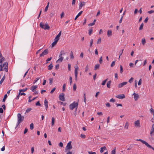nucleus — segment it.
I'll use <instances>...</instances> for the list:
<instances>
[{"mask_svg":"<svg viewBox=\"0 0 154 154\" xmlns=\"http://www.w3.org/2000/svg\"><path fill=\"white\" fill-rule=\"evenodd\" d=\"M64 54L65 53L63 51H62L60 52V54L59 56V58L57 61L56 63L58 62H61L62 61L63 59V57L62 56L63 55H64Z\"/></svg>","mask_w":154,"mask_h":154,"instance_id":"5","label":"nucleus"},{"mask_svg":"<svg viewBox=\"0 0 154 154\" xmlns=\"http://www.w3.org/2000/svg\"><path fill=\"white\" fill-rule=\"evenodd\" d=\"M116 148L115 147L114 149L112 151V154H115Z\"/></svg>","mask_w":154,"mask_h":154,"instance_id":"43","label":"nucleus"},{"mask_svg":"<svg viewBox=\"0 0 154 154\" xmlns=\"http://www.w3.org/2000/svg\"><path fill=\"white\" fill-rule=\"evenodd\" d=\"M44 105L46 109L47 110L48 107V102L46 99L44 101Z\"/></svg>","mask_w":154,"mask_h":154,"instance_id":"18","label":"nucleus"},{"mask_svg":"<svg viewBox=\"0 0 154 154\" xmlns=\"http://www.w3.org/2000/svg\"><path fill=\"white\" fill-rule=\"evenodd\" d=\"M133 147V145H130V146L129 147V148H128L127 149L128 150H130Z\"/></svg>","mask_w":154,"mask_h":154,"instance_id":"59","label":"nucleus"},{"mask_svg":"<svg viewBox=\"0 0 154 154\" xmlns=\"http://www.w3.org/2000/svg\"><path fill=\"white\" fill-rule=\"evenodd\" d=\"M111 82L112 81H109L107 82V88H110V85Z\"/></svg>","mask_w":154,"mask_h":154,"instance_id":"21","label":"nucleus"},{"mask_svg":"<svg viewBox=\"0 0 154 154\" xmlns=\"http://www.w3.org/2000/svg\"><path fill=\"white\" fill-rule=\"evenodd\" d=\"M17 127L18 126L21 122H23L24 120V116H22L20 113H18L17 115Z\"/></svg>","mask_w":154,"mask_h":154,"instance_id":"1","label":"nucleus"},{"mask_svg":"<svg viewBox=\"0 0 154 154\" xmlns=\"http://www.w3.org/2000/svg\"><path fill=\"white\" fill-rule=\"evenodd\" d=\"M8 63L7 62H5L2 65V67H4V70L5 71L7 72H8Z\"/></svg>","mask_w":154,"mask_h":154,"instance_id":"7","label":"nucleus"},{"mask_svg":"<svg viewBox=\"0 0 154 154\" xmlns=\"http://www.w3.org/2000/svg\"><path fill=\"white\" fill-rule=\"evenodd\" d=\"M83 100H84V102H85V103H86V96H85V93H84V96H83Z\"/></svg>","mask_w":154,"mask_h":154,"instance_id":"45","label":"nucleus"},{"mask_svg":"<svg viewBox=\"0 0 154 154\" xmlns=\"http://www.w3.org/2000/svg\"><path fill=\"white\" fill-rule=\"evenodd\" d=\"M5 75H4L2 78L1 79L0 81V84L1 85L2 84V83L3 82L4 80L5 79Z\"/></svg>","mask_w":154,"mask_h":154,"instance_id":"28","label":"nucleus"},{"mask_svg":"<svg viewBox=\"0 0 154 154\" xmlns=\"http://www.w3.org/2000/svg\"><path fill=\"white\" fill-rule=\"evenodd\" d=\"M123 51H124V49H123L119 52V54L120 56H121L122 55V54L123 52Z\"/></svg>","mask_w":154,"mask_h":154,"instance_id":"62","label":"nucleus"},{"mask_svg":"<svg viewBox=\"0 0 154 154\" xmlns=\"http://www.w3.org/2000/svg\"><path fill=\"white\" fill-rule=\"evenodd\" d=\"M88 31H89V32H88L89 35H90L93 32V29H92V28H91L89 29L88 30Z\"/></svg>","mask_w":154,"mask_h":154,"instance_id":"29","label":"nucleus"},{"mask_svg":"<svg viewBox=\"0 0 154 154\" xmlns=\"http://www.w3.org/2000/svg\"><path fill=\"white\" fill-rule=\"evenodd\" d=\"M76 89V85L75 84H74L73 86V90L74 91H75Z\"/></svg>","mask_w":154,"mask_h":154,"instance_id":"36","label":"nucleus"},{"mask_svg":"<svg viewBox=\"0 0 154 154\" xmlns=\"http://www.w3.org/2000/svg\"><path fill=\"white\" fill-rule=\"evenodd\" d=\"M19 94H20V95H26V94L24 93H23V92H22V93H21V92H20V91L19 93Z\"/></svg>","mask_w":154,"mask_h":154,"instance_id":"56","label":"nucleus"},{"mask_svg":"<svg viewBox=\"0 0 154 154\" xmlns=\"http://www.w3.org/2000/svg\"><path fill=\"white\" fill-rule=\"evenodd\" d=\"M27 90V88H24V89L20 90H19V91H20V92H25Z\"/></svg>","mask_w":154,"mask_h":154,"instance_id":"35","label":"nucleus"},{"mask_svg":"<svg viewBox=\"0 0 154 154\" xmlns=\"http://www.w3.org/2000/svg\"><path fill=\"white\" fill-rule=\"evenodd\" d=\"M128 126H129L128 123V122H126L125 126H124L125 128H126V129H128Z\"/></svg>","mask_w":154,"mask_h":154,"instance_id":"27","label":"nucleus"},{"mask_svg":"<svg viewBox=\"0 0 154 154\" xmlns=\"http://www.w3.org/2000/svg\"><path fill=\"white\" fill-rule=\"evenodd\" d=\"M68 69L69 71H70L71 70L70 68H71V65L70 64H68Z\"/></svg>","mask_w":154,"mask_h":154,"instance_id":"60","label":"nucleus"},{"mask_svg":"<svg viewBox=\"0 0 154 154\" xmlns=\"http://www.w3.org/2000/svg\"><path fill=\"white\" fill-rule=\"evenodd\" d=\"M59 146L61 147H62L63 146V143L61 142H60L59 143Z\"/></svg>","mask_w":154,"mask_h":154,"instance_id":"63","label":"nucleus"},{"mask_svg":"<svg viewBox=\"0 0 154 154\" xmlns=\"http://www.w3.org/2000/svg\"><path fill=\"white\" fill-rule=\"evenodd\" d=\"M82 12H83V11H81L76 16V17L75 18V20H76L79 17L80 15H81L82 13Z\"/></svg>","mask_w":154,"mask_h":154,"instance_id":"22","label":"nucleus"},{"mask_svg":"<svg viewBox=\"0 0 154 154\" xmlns=\"http://www.w3.org/2000/svg\"><path fill=\"white\" fill-rule=\"evenodd\" d=\"M128 82H124L119 84L118 86L119 88L123 87L124 85L127 84Z\"/></svg>","mask_w":154,"mask_h":154,"instance_id":"12","label":"nucleus"},{"mask_svg":"<svg viewBox=\"0 0 154 154\" xmlns=\"http://www.w3.org/2000/svg\"><path fill=\"white\" fill-rule=\"evenodd\" d=\"M116 101V100L115 99H113L112 98V99H111L110 100H109V101L110 102H113V103H114Z\"/></svg>","mask_w":154,"mask_h":154,"instance_id":"53","label":"nucleus"},{"mask_svg":"<svg viewBox=\"0 0 154 154\" xmlns=\"http://www.w3.org/2000/svg\"><path fill=\"white\" fill-rule=\"evenodd\" d=\"M33 128H34L33 124V123H32L30 124V129L32 130L33 129Z\"/></svg>","mask_w":154,"mask_h":154,"instance_id":"40","label":"nucleus"},{"mask_svg":"<svg viewBox=\"0 0 154 154\" xmlns=\"http://www.w3.org/2000/svg\"><path fill=\"white\" fill-rule=\"evenodd\" d=\"M134 125L135 126H137L138 127H140V124L139 120H137L134 122Z\"/></svg>","mask_w":154,"mask_h":154,"instance_id":"16","label":"nucleus"},{"mask_svg":"<svg viewBox=\"0 0 154 154\" xmlns=\"http://www.w3.org/2000/svg\"><path fill=\"white\" fill-rule=\"evenodd\" d=\"M93 39H91V40L90 42V47H91L92 46V44H93Z\"/></svg>","mask_w":154,"mask_h":154,"instance_id":"41","label":"nucleus"},{"mask_svg":"<svg viewBox=\"0 0 154 154\" xmlns=\"http://www.w3.org/2000/svg\"><path fill=\"white\" fill-rule=\"evenodd\" d=\"M80 137L82 138H85L86 136L84 134H81Z\"/></svg>","mask_w":154,"mask_h":154,"instance_id":"55","label":"nucleus"},{"mask_svg":"<svg viewBox=\"0 0 154 154\" xmlns=\"http://www.w3.org/2000/svg\"><path fill=\"white\" fill-rule=\"evenodd\" d=\"M37 85H33L31 87L30 89L32 91L34 92L35 91V89L37 88Z\"/></svg>","mask_w":154,"mask_h":154,"instance_id":"19","label":"nucleus"},{"mask_svg":"<svg viewBox=\"0 0 154 154\" xmlns=\"http://www.w3.org/2000/svg\"><path fill=\"white\" fill-rule=\"evenodd\" d=\"M39 26L40 27L45 30H49L50 29V26L47 23L44 24L42 22H41L40 23Z\"/></svg>","mask_w":154,"mask_h":154,"instance_id":"2","label":"nucleus"},{"mask_svg":"<svg viewBox=\"0 0 154 154\" xmlns=\"http://www.w3.org/2000/svg\"><path fill=\"white\" fill-rule=\"evenodd\" d=\"M134 80V78L133 77L131 78L129 80L128 82L130 83H132Z\"/></svg>","mask_w":154,"mask_h":154,"instance_id":"44","label":"nucleus"},{"mask_svg":"<svg viewBox=\"0 0 154 154\" xmlns=\"http://www.w3.org/2000/svg\"><path fill=\"white\" fill-rule=\"evenodd\" d=\"M99 62L100 64H101L103 62V57H101L99 60Z\"/></svg>","mask_w":154,"mask_h":154,"instance_id":"34","label":"nucleus"},{"mask_svg":"<svg viewBox=\"0 0 154 154\" xmlns=\"http://www.w3.org/2000/svg\"><path fill=\"white\" fill-rule=\"evenodd\" d=\"M101 43V38H99L98 39V41L97 42V44H100Z\"/></svg>","mask_w":154,"mask_h":154,"instance_id":"50","label":"nucleus"},{"mask_svg":"<svg viewBox=\"0 0 154 154\" xmlns=\"http://www.w3.org/2000/svg\"><path fill=\"white\" fill-rule=\"evenodd\" d=\"M69 82L70 85H71L72 82V78L71 76H70L69 77Z\"/></svg>","mask_w":154,"mask_h":154,"instance_id":"52","label":"nucleus"},{"mask_svg":"<svg viewBox=\"0 0 154 154\" xmlns=\"http://www.w3.org/2000/svg\"><path fill=\"white\" fill-rule=\"evenodd\" d=\"M78 66H77V67L75 68V80L76 81L77 80V75H78Z\"/></svg>","mask_w":154,"mask_h":154,"instance_id":"13","label":"nucleus"},{"mask_svg":"<svg viewBox=\"0 0 154 154\" xmlns=\"http://www.w3.org/2000/svg\"><path fill=\"white\" fill-rule=\"evenodd\" d=\"M65 88H66V84H64L63 86V88L62 91H65Z\"/></svg>","mask_w":154,"mask_h":154,"instance_id":"38","label":"nucleus"},{"mask_svg":"<svg viewBox=\"0 0 154 154\" xmlns=\"http://www.w3.org/2000/svg\"><path fill=\"white\" fill-rule=\"evenodd\" d=\"M56 89V88H54L51 91L50 93L51 94H52L54 93V91H55Z\"/></svg>","mask_w":154,"mask_h":154,"instance_id":"54","label":"nucleus"},{"mask_svg":"<svg viewBox=\"0 0 154 154\" xmlns=\"http://www.w3.org/2000/svg\"><path fill=\"white\" fill-rule=\"evenodd\" d=\"M49 84L51 85L53 82V79L52 78H50L49 79Z\"/></svg>","mask_w":154,"mask_h":154,"instance_id":"39","label":"nucleus"},{"mask_svg":"<svg viewBox=\"0 0 154 154\" xmlns=\"http://www.w3.org/2000/svg\"><path fill=\"white\" fill-rule=\"evenodd\" d=\"M106 149V148L105 146L101 148L100 150V152L102 153L103 152L104 150Z\"/></svg>","mask_w":154,"mask_h":154,"instance_id":"26","label":"nucleus"},{"mask_svg":"<svg viewBox=\"0 0 154 154\" xmlns=\"http://www.w3.org/2000/svg\"><path fill=\"white\" fill-rule=\"evenodd\" d=\"M78 106V103L74 101L69 105V107L71 110H72L76 107H77Z\"/></svg>","mask_w":154,"mask_h":154,"instance_id":"3","label":"nucleus"},{"mask_svg":"<svg viewBox=\"0 0 154 154\" xmlns=\"http://www.w3.org/2000/svg\"><path fill=\"white\" fill-rule=\"evenodd\" d=\"M55 119L54 117H53L51 119V126H53L54 124V122H55Z\"/></svg>","mask_w":154,"mask_h":154,"instance_id":"24","label":"nucleus"},{"mask_svg":"<svg viewBox=\"0 0 154 154\" xmlns=\"http://www.w3.org/2000/svg\"><path fill=\"white\" fill-rule=\"evenodd\" d=\"M152 122L154 123L152 125V129H151L150 132V134L151 136L153 135L154 134V122L152 121Z\"/></svg>","mask_w":154,"mask_h":154,"instance_id":"9","label":"nucleus"},{"mask_svg":"<svg viewBox=\"0 0 154 154\" xmlns=\"http://www.w3.org/2000/svg\"><path fill=\"white\" fill-rule=\"evenodd\" d=\"M137 141H138L142 142L143 144H145L147 147L152 149L153 150H154V148L152 147L151 145H149L145 141L141 139H137Z\"/></svg>","mask_w":154,"mask_h":154,"instance_id":"4","label":"nucleus"},{"mask_svg":"<svg viewBox=\"0 0 154 154\" xmlns=\"http://www.w3.org/2000/svg\"><path fill=\"white\" fill-rule=\"evenodd\" d=\"M53 65L51 63L50 65H49L48 66V69L49 70H51L53 68Z\"/></svg>","mask_w":154,"mask_h":154,"instance_id":"30","label":"nucleus"},{"mask_svg":"<svg viewBox=\"0 0 154 154\" xmlns=\"http://www.w3.org/2000/svg\"><path fill=\"white\" fill-rule=\"evenodd\" d=\"M64 94L63 93H62L60 94L59 97V100L62 101H65V99L64 97Z\"/></svg>","mask_w":154,"mask_h":154,"instance_id":"6","label":"nucleus"},{"mask_svg":"<svg viewBox=\"0 0 154 154\" xmlns=\"http://www.w3.org/2000/svg\"><path fill=\"white\" fill-rule=\"evenodd\" d=\"M61 33V31L58 35L56 36V37L54 39V41L57 42L59 39V38L60 36Z\"/></svg>","mask_w":154,"mask_h":154,"instance_id":"11","label":"nucleus"},{"mask_svg":"<svg viewBox=\"0 0 154 154\" xmlns=\"http://www.w3.org/2000/svg\"><path fill=\"white\" fill-rule=\"evenodd\" d=\"M115 61H113L111 65V67H113L115 65Z\"/></svg>","mask_w":154,"mask_h":154,"instance_id":"49","label":"nucleus"},{"mask_svg":"<svg viewBox=\"0 0 154 154\" xmlns=\"http://www.w3.org/2000/svg\"><path fill=\"white\" fill-rule=\"evenodd\" d=\"M89 69V67L88 65H87L86 66L85 71L87 72Z\"/></svg>","mask_w":154,"mask_h":154,"instance_id":"46","label":"nucleus"},{"mask_svg":"<svg viewBox=\"0 0 154 154\" xmlns=\"http://www.w3.org/2000/svg\"><path fill=\"white\" fill-rule=\"evenodd\" d=\"M7 95L6 94H5L4 96V98H3V100H2V101L3 102H5V99H6V98H7Z\"/></svg>","mask_w":154,"mask_h":154,"instance_id":"37","label":"nucleus"},{"mask_svg":"<svg viewBox=\"0 0 154 154\" xmlns=\"http://www.w3.org/2000/svg\"><path fill=\"white\" fill-rule=\"evenodd\" d=\"M133 95L134 96V100L135 101H137L139 98V95L137 94H136L135 93H134L133 94Z\"/></svg>","mask_w":154,"mask_h":154,"instance_id":"15","label":"nucleus"},{"mask_svg":"<svg viewBox=\"0 0 154 154\" xmlns=\"http://www.w3.org/2000/svg\"><path fill=\"white\" fill-rule=\"evenodd\" d=\"M89 154H96V153L95 152H92L90 151H89L88 152Z\"/></svg>","mask_w":154,"mask_h":154,"instance_id":"64","label":"nucleus"},{"mask_svg":"<svg viewBox=\"0 0 154 154\" xmlns=\"http://www.w3.org/2000/svg\"><path fill=\"white\" fill-rule=\"evenodd\" d=\"M116 97L118 98L122 99L125 98V96L124 94H119L116 96Z\"/></svg>","mask_w":154,"mask_h":154,"instance_id":"14","label":"nucleus"},{"mask_svg":"<svg viewBox=\"0 0 154 154\" xmlns=\"http://www.w3.org/2000/svg\"><path fill=\"white\" fill-rule=\"evenodd\" d=\"M32 110V109L29 108L27 109L26 110V112L28 113Z\"/></svg>","mask_w":154,"mask_h":154,"instance_id":"42","label":"nucleus"},{"mask_svg":"<svg viewBox=\"0 0 154 154\" xmlns=\"http://www.w3.org/2000/svg\"><path fill=\"white\" fill-rule=\"evenodd\" d=\"M120 72L121 73H122L123 71V69L122 67V65L120 66Z\"/></svg>","mask_w":154,"mask_h":154,"instance_id":"51","label":"nucleus"},{"mask_svg":"<svg viewBox=\"0 0 154 154\" xmlns=\"http://www.w3.org/2000/svg\"><path fill=\"white\" fill-rule=\"evenodd\" d=\"M48 49H46L44 50L43 52L41 54H40V57H42V56H44V55L48 54Z\"/></svg>","mask_w":154,"mask_h":154,"instance_id":"8","label":"nucleus"},{"mask_svg":"<svg viewBox=\"0 0 154 154\" xmlns=\"http://www.w3.org/2000/svg\"><path fill=\"white\" fill-rule=\"evenodd\" d=\"M150 112L151 113H153V115H154V109H152V108H151L150 110Z\"/></svg>","mask_w":154,"mask_h":154,"instance_id":"57","label":"nucleus"},{"mask_svg":"<svg viewBox=\"0 0 154 154\" xmlns=\"http://www.w3.org/2000/svg\"><path fill=\"white\" fill-rule=\"evenodd\" d=\"M112 32L111 30H108L107 31V35L108 37H110L112 35Z\"/></svg>","mask_w":154,"mask_h":154,"instance_id":"20","label":"nucleus"},{"mask_svg":"<svg viewBox=\"0 0 154 154\" xmlns=\"http://www.w3.org/2000/svg\"><path fill=\"white\" fill-rule=\"evenodd\" d=\"M85 2H80L79 3V9H81L82 7L85 5Z\"/></svg>","mask_w":154,"mask_h":154,"instance_id":"17","label":"nucleus"},{"mask_svg":"<svg viewBox=\"0 0 154 154\" xmlns=\"http://www.w3.org/2000/svg\"><path fill=\"white\" fill-rule=\"evenodd\" d=\"M108 80V79L105 80L103 81L101 83V85H105L106 83Z\"/></svg>","mask_w":154,"mask_h":154,"instance_id":"31","label":"nucleus"},{"mask_svg":"<svg viewBox=\"0 0 154 154\" xmlns=\"http://www.w3.org/2000/svg\"><path fill=\"white\" fill-rule=\"evenodd\" d=\"M146 43V40L145 38H143L141 40V43L143 45H144Z\"/></svg>","mask_w":154,"mask_h":154,"instance_id":"25","label":"nucleus"},{"mask_svg":"<svg viewBox=\"0 0 154 154\" xmlns=\"http://www.w3.org/2000/svg\"><path fill=\"white\" fill-rule=\"evenodd\" d=\"M37 106H41V104L40 103L39 101H38L35 104Z\"/></svg>","mask_w":154,"mask_h":154,"instance_id":"47","label":"nucleus"},{"mask_svg":"<svg viewBox=\"0 0 154 154\" xmlns=\"http://www.w3.org/2000/svg\"><path fill=\"white\" fill-rule=\"evenodd\" d=\"M106 106L107 107H109L110 106V105L109 103H107L106 104Z\"/></svg>","mask_w":154,"mask_h":154,"instance_id":"58","label":"nucleus"},{"mask_svg":"<svg viewBox=\"0 0 154 154\" xmlns=\"http://www.w3.org/2000/svg\"><path fill=\"white\" fill-rule=\"evenodd\" d=\"M57 42H56V41H54V42L52 45H51V46L52 47H54L57 43Z\"/></svg>","mask_w":154,"mask_h":154,"instance_id":"32","label":"nucleus"},{"mask_svg":"<svg viewBox=\"0 0 154 154\" xmlns=\"http://www.w3.org/2000/svg\"><path fill=\"white\" fill-rule=\"evenodd\" d=\"M143 23H142L141 24V25H140V26L139 27V30H141L142 29H143Z\"/></svg>","mask_w":154,"mask_h":154,"instance_id":"33","label":"nucleus"},{"mask_svg":"<svg viewBox=\"0 0 154 154\" xmlns=\"http://www.w3.org/2000/svg\"><path fill=\"white\" fill-rule=\"evenodd\" d=\"M71 141L69 142L67 144L66 148L67 149L70 150L72 148V146L71 145Z\"/></svg>","mask_w":154,"mask_h":154,"instance_id":"10","label":"nucleus"},{"mask_svg":"<svg viewBox=\"0 0 154 154\" xmlns=\"http://www.w3.org/2000/svg\"><path fill=\"white\" fill-rule=\"evenodd\" d=\"M99 67L100 65L99 64H97L95 66L94 69V70H96L97 69H99Z\"/></svg>","mask_w":154,"mask_h":154,"instance_id":"23","label":"nucleus"},{"mask_svg":"<svg viewBox=\"0 0 154 154\" xmlns=\"http://www.w3.org/2000/svg\"><path fill=\"white\" fill-rule=\"evenodd\" d=\"M70 58L71 59H73L74 58V56H73V53H72V51H71V54H70Z\"/></svg>","mask_w":154,"mask_h":154,"instance_id":"48","label":"nucleus"},{"mask_svg":"<svg viewBox=\"0 0 154 154\" xmlns=\"http://www.w3.org/2000/svg\"><path fill=\"white\" fill-rule=\"evenodd\" d=\"M94 24H94V23H90L89 24H88V26H92L93 25H94Z\"/></svg>","mask_w":154,"mask_h":154,"instance_id":"61","label":"nucleus"}]
</instances>
